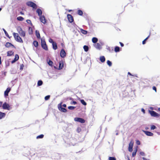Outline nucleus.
Returning a JSON list of instances; mask_svg holds the SVG:
<instances>
[{
  "label": "nucleus",
  "mask_w": 160,
  "mask_h": 160,
  "mask_svg": "<svg viewBox=\"0 0 160 160\" xmlns=\"http://www.w3.org/2000/svg\"><path fill=\"white\" fill-rule=\"evenodd\" d=\"M24 66V65L23 64H21L20 65V69L21 70H22Z\"/></svg>",
  "instance_id": "3c124183"
},
{
  "label": "nucleus",
  "mask_w": 160,
  "mask_h": 160,
  "mask_svg": "<svg viewBox=\"0 0 160 160\" xmlns=\"http://www.w3.org/2000/svg\"><path fill=\"white\" fill-rule=\"evenodd\" d=\"M50 95H47L45 97V100H48L49 98H50Z\"/></svg>",
  "instance_id": "a19ab883"
},
{
  "label": "nucleus",
  "mask_w": 160,
  "mask_h": 160,
  "mask_svg": "<svg viewBox=\"0 0 160 160\" xmlns=\"http://www.w3.org/2000/svg\"><path fill=\"white\" fill-rule=\"evenodd\" d=\"M67 18L69 22L70 23L74 21L73 16L70 14L67 15Z\"/></svg>",
  "instance_id": "9d476101"
},
{
  "label": "nucleus",
  "mask_w": 160,
  "mask_h": 160,
  "mask_svg": "<svg viewBox=\"0 0 160 160\" xmlns=\"http://www.w3.org/2000/svg\"><path fill=\"white\" fill-rule=\"evenodd\" d=\"M69 99L70 100H73V99L72 98H71V97L70 98H69Z\"/></svg>",
  "instance_id": "e2e57ef3"
},
{
  "label": "nucleus",
  "mask_w": 160,
  "mask_h": 160,
  "mask_svg": "<svg viewBox=\"0 0 160 160\" xmlns=\"http://www.w3.org/2000/svg\"><path fill=\"white\" fill-rule=\"evenodd\" d=\"M48 63L50 66H52L53 62L52 61L49 60Z\"/></svg>",
  "instance_id": "58836bf2"
},
{
  "label": "nucleus",
  "mask_w": 160,
  "mask_h": 160,
  "mask_svg": "<svg viewBox=\"0 0 160 160\" xmlns=\"http://www.w3.org/2000/svg\"><path fill=\"white\" fill-rule=\"evenodd\" d=\"M128 74L130 76H132V74L131 73H130V72H128Z\"/></svg>",
  "instance_id": "052dcab7"
},
{
  "label": "nucleus",
  "mask_w": 160,
  "mask_h": 160,
  "mask_svg": "<svg viewBox=\"0 0 160 160\" xmlns=\"http://www.w3.org/2000/svg\"><path fill=\"white\" fill-rule=\"evenodd\" d=\"M36 35L37 38L39 39L40 38V34L39 32L38 31H36Z\"/></svg>",
  "instance_id": "a878e982"
},
{
  "label": "nucleus",
  "mask_w": 160,
  "mask_h": 160,
  "mask_svg": "<svg viewBox=\"0 0 160 160\" xmlns=\"http://www.w3.org/2000/svg\"><path fill=\"white\" fill-rule=\"evenodd\" d=\"M149 112L152 116L154 117H158L160 115L158 113L153 111H149Z\"/></svg>",
  "instance_id": "39448f33"
},
{
  "label": "nucleus",
  "mask_w": 160,
  "mask_h": 160,
  "mask_svg": "<svg viewBox=\"0 0 160 160\" xmlns=\"http://www.w3.org/2000/svg\"><path fill=\"white\" fill-rule=\"evenodd\" d=\"M49 42L50 43H52V44L53 43V42H54V41H53V39H51V38H50V39H49Z\"/></svg>",
  "instance_id": "a18cd8bd"
},
{
  "label": "nucleus",
  "mask_w": 160,
  "mask_h": 160,
  "mask_svg": "<svg viewBox=\"0 0 160 160\" xmlns=\"http://www.w3.org/2000/svg\"><path fill=\"white\" fill-rule=\"evenodd\" d=\"M156 128V127L154 125H151V129L154 130Z\"/></svg>",
  "instance_id": "37998d69"
},
{
  "label": "nucleus",
  "mask_w": 160,
  "mask_h": 160,
  "mask_svg": "<svg viewBox=\"0 0 160 160\" xmlns=\"http://www.w3.org/2000/svg\"><path fill=\"white\" fill-rule=\"evenodd\" d=\"M41 45L42 48L46 51L48 50L47 46L44 40L41 39Z\"/></svg>",
  "instance_id": "7ed1b4c3"
},
{
  "label": "nucleus",
  "mask_w": 160,
  "mask_h": 160,
  "mask_svg": "<svg viewBox=\"0 0 160 160\" xmlns=\"http://www.w3.org/2000/svg\"><path fill=\"white\" fill-rule=\"evenodd\" d=\"M114 51L116 52H118L120 51L119 47L118 46H116L114 48Z\"/></svg>",
  "instance_id": "c756f323"
},
{
  "label": "nucleus",
  "mask_w": 160,
  "mask_h": 160,
  "mask_svg": "<svg viewBox=\"0 0 160 160\" xmlns=\"http://www.w3.org/2000/svg\"><path fill=\"white\" fill-rule=\"evenodd\" d=\"M60 55L62 58H65L66 56V53L63 49H62L60 52Z\"/></svg>",
  "instance_id": "1a4fd4ad"
},
{
  "label": "nucleus",
  "mask_w": 160,
  "mask_h": 160,
  "mask_svg": "<svg viewBox=\"0 0 160 160\" xmlns=\"http://www.w3.org/2000/svg\"><path fill=\"white\" fill-rule=\"evenodd\" d=\"M2 104V102L0 101V107H1Z\"/></svg>",
  "instance_id": "6e6d98bb"
},
{
  "label": "nucleus",
  "mask_w": 160,
  "mask_h": 160,
  "mask_svg": "<svg viewBox=\"0 0 160 160\" xmlns=\"http://www.w3.org/2000/svg\"><path fill=\"white\" fill-rule=\"evenodd\" d=\"M36 12L38 13L39 16H42V12L41 9L40 8H38L36 10Z\"/></svg>",
  "instance_id": "6ab92c4d"
},
{
  "label": "nucleus",
  "mask_w": 160,
  "mask_h": 160,
  "mask_svg": "<svg viewBox=\"0 0 160 160\" xmlns=\"http://www.w3.org/2000/svg\"><path fill=\"white\" fill-rule=\"evenodd\" d=\"M3 31L6 35V36L7 37H8L9 38H10V37H9V35L8 34V33H7V31L5 30V29H3Z\"/></svg>",
  "instance_id": "473e14b6"
},
{
  "label": "nucleus",
  "mask_w": 160,
  "mask_h": 160,
  "mask_svg": "<svg viewBox=\"0 0 160 160\" xmlns=\"http://www.w3.org/2000/svg\"><path fill=\"white\" fill-rule=\"evenodd\" d=\"M11 90V88H7L6 90L4 92V95L5 96H8V93L10 92Z\"/></svg>",
  "instance_id": "a211bd4d"
},
{
  "label": "nucleus",
  "mask_w": 160,
  "mask_h": 160,
  "mask_svg": "<svg viewBox=\"0 0 160 160\" xmlns=\"http://www.w3.org/2000/svg\"><path fill=\"white\" fill-rule=\"evenodd\" d=\"M2 108L4 109H7L8 110H10L11 108L9 104L5 102L2 105Z\"/></svg>",
  "instance_id": "0eeeda50"
},
{
  "label": "nucleus",
  "mask_w": 160,
  "mask_h": 160,
  "mask_svg": "<svg viewBox=\"0 0 160 160\" xmlns=\"http://www.w3.org/2000/svg\"><path fill=\"white\" fill-rule=\"evenodd\" d=\"M74 120L76 122H79L82 123H84L85 122V120L83 119L80 118H74Z\"/></svg>",
  "instance_id": "423d86ee"
},
{
  "label": "nucleus",
  "mask_w": 160,
  "mask_h": 160,
  "mask_svg": "<svg viewBox=\"0 0 160 160\" xmlns=\"http://www.w3.org/2000/svg\"><path fill=\"white\" fill-rule=\"evenodd\" d=\"M26 22L28 24H31V25H32V22H31V21L30 20H26Z\"/></svg>",
  "instance_id": "49530a36"
},
{
  "label": "nucleus",
  "mask_w": 160,
  "mask_h": 160,
  "mask_svg": "<svg viewBox=\"0 0 160 160\" xmlns=\"http://www.w3.org/2000/svg\"><path fill=\"white\" fill-rule=\"evenodd\" d=\"M98 41V39L97 38L93 37L92 39V41L93 43H96Z\"/></svg>",
  "instance_id": "b1692460"
},
{
  "label": "nucleus",
  "mask_w": 160,
  "mask_h": 160,
  "mask_svg": "<svg viewBox=\"0 0 160 160\" xmlns=\"http://www.w3.org/2000/svg\"><path fill=\"white\" fill-rule=\"evenodd\" d=\"M133 146V143L131 142L129 144L128 147V151L130 152H132V148Z\"/></svg>",
  "instance_id": "4468645a"
},
{
  "label": "nucleus",
  "mask_w": 160,
  "mask_h": 160,
  "mask_svg": "<svg viewBox=\"0 0 160 160\" xmlns=\"http://www.w3.org/2000/svg\"><path fill=\"white\" fill-rule=\"evenodd\" d=\"M7 56L8 57L14 55V52L12 51H9L7 52Z\"/></svg>",
  "instance_id": "2eb2a0df"
},
{
  "label": "nucleus",
  "mask_w": 160,
  "mask_h": 160,
  "mask_svg": "<svg viewBox=\"0 0 160 160\" xmlns=\"http://www.w3.org/2000/svg\"><path fill=\"white\" fill-rule=\"evenodd\" d=\"M2 64V61H1V56H0V65Z\"/></svg>",
  "instance_id": "bf43d9fd"
},
{
  "label": "nucleus",
  "mask_w": 160,
  "mask_h": 160,
  "mask_svg": "<svg viewBox=\"0 0 160 160\" xmlns=\"http://www.w3.org/2000/svg\"><path fill=\"white\" fill-rule=\"evenodd\" d=\"M43 82L41 80H39L38 82V86H40L42 85Z\"/></svg>",
  "instance_id": "e433bc0d"
},
{
  "label": "nucleus",
  "mask_w": 160,
  "mask_h": 160,
  "mask_svg": "<svg viewBox=\"0 0 160 160\" xmlns=\"http://www.w3.org/2000/svg\"><path fill=\"white\" fill-rule=\"evenodd\" d=\"M142 159H143V160H150L149 159H147L146 158L144 157H143Z\"/></svg>",
  "instance_id": "4d7b16f0"
},
{
  "label": "nucleus",
  "mask_w": 160,
  "mask_h": 160,
  "mask_svg": "<svg viewBox=\"0 0 160 160\" xmlns=\"http://www.w3.org/2000/svg\"><path fill=\"white\" fill-rule=\"evenodd\" d=\"M13 35L15 40L17 41L20 42H23V41L22 39L19 35V34L18 33L13 32Z\"/></svg>",
  "instance_id": "f257e3e1"
},
{
  "label": "nucleus",
  "mask_w": 160,
  "mask_h": 160,
  "mask_svg": "<svg viewBox=\"0 0 160 160\" xmlns=\"http://www.w3.org/2000/svg\"><path fill=\"white\" fill-rule=\"evenodd\" d=\"M63 68V62L62 60L59 62V69H61Z\"/></svg>",
  "instance_id": "dca6fc26"
},
{
  "label": "nucleus",
  "mask_w": 160,
  "mask_h": 160,
  "mask_svg": "<svg viewBox=\"0 0 160 160\" xmlns=\"http://www.w3.org/2000/svg\"><path fill=\"white\" fill-rule=\"evenodd\" d=\"M107 63L109 66H111L112 65V62L109 60L107 61Z\"/></svg>",
  "instance_id": "ea45409f"
},
{
  "label": "nucleus",
  "mask_w": 160,
  "mask_h": 160,
  "mask_svg": "<svg viewBox=\"0 0 160 160\" xmlns=\"http://www.w3.org/2000/svg\"><path fill=\"white\" fill-rule=\"evenodd\" d=\"M52 44L53 49L55 50L57 49L58 48L56 43L54 42Z\"/></svg>",
  "instance_id": "aec40b11"
},
{
  "label": "nucleus",
  "mask_w": 160,
  "mask_h": 160,
  "mask_svg": "<svg viewBox=\"0 0 160 160\" xmlns=\"http://www.w3.org/2000/svg\"><path fill=\"white\" fill-rule=\"evenodd\" d=\"M83 49L85 52H87L89 48L88 46L84 45L83 46Z\"/></svg>",
  "instance_id": "c85d7f7f"
},
{
  "label": "nucleus",
  "mask_w": 160,
  "mask_h": 160,
  "mask_svg": "<svg viewBox=\"0 0 160 160\" xmlns=\"http://www.w3.org/2000/svg\"><path fill=\"white\" fill-rule=\"evenodd\" d=\"M140 154L142 155V156H145V153H144V152H140Z\"/></svg>",
  "instance_id": "09e8293b"
},
{
  "label": "nucleus",
  "mask_w": 160,
  "mask_h": 160,
  "mask_svg": "<svg viewBox=\"0 0 160 160\" xmlns=\"http://www.w3.org/2000/svg\"><path fill=\"white\" fill-rule=\"evenodd\" d=\"M158 110L160 111V108H159Z\"/></svg>",
  "instance_id": "338daca9"
},
{
  "label": "nucleus",
  "mask_w": 160,
  "mask_h": 160,
  "mask_svg": "<svg viewBox=\"0 0 160 160\" xmlns=\"http://www.w3.org/2000/svg\"><path fill=\"white\" fill-rule=\"evenodd\" d=\"M33 45L36 47H37L38 46V42L36 41H34L33 43Z\"/></svg>",
  "instance_id": "393cba45"
},
{
  "label": "nucleus",
  "mask_w": 160,
  "mask_h": 160,
  "mask_svg": "<svg viewBox=\"0 0 160 160\" xmlns=\"http://www.w3.org/2000/svg\"><path fill=\"white\" fill-rule=\"evenodd\" d=\"M119 43L120 44L121 46V47H122L124 46V44L123 43H122V42H120Z\"/></svg>",
  "instance_id": "864d4df0"
},
{
  "label": "nucleus",
  "mask_w": 160,
  "mask_h": 160,
  "mask_svg": "<svg viewBox=\"0 0 160 160\" xmlns=\"http://www.w3.org/2000/svg\"><path fill=\"white\" fill-rule=\"evenodd\" d=\"M143 131L147 136H152L153 135V134L151 132L145 131Z\"/></svg>",
  "instance_id": "ddd939ff"
},
{
  "label": "nucleus",
  "mask_w": 160,
  "mask_h": 160,
  "mask_svg": "<svg viewBox=\"0 0 160 160\" xmlns=\"http://www.w3.org/2000/svg\"><path fill=\"white\" fill-rule=\"evenodd\" d=\"M5 115L6 114L5 113L0 112V119L4 118L5 116Z\"/></svg>",
  "instance_id": "412c9836"
},
{
  "label": "nucleus",
  "mask_w": 160,
  "mask_h": 160,
  "mask_svg": "<svg viewBox=\"0 0 160 160\" xmlns=\"http://www.w3.org/2000/svg\"><path fill=\"white\" fill-rule=\"evenodd\" d=\"M141 111H142V112L144 113H145V110L143 109V108H142V109H141Z\"/></svg>",
  "instance_id": "5fc2aeb1"
},
{
  "label": "nucleus",
  "mask_w": 160,
  "mask_h": 160,
  "mask_svg": "<svg viewBox=\"0 0 160 160\" xmlns=\"http://www.w3.org/2000/svg\"><path fill=\"white\" fill-rule=\"evenodd\" d=\"M62 106L64 107H66V105L65 104H63L62 105Z\"/></svg>",
  "instance_id": "680f3d73"
},
{
  "label": "nucleus",
  "mask_w": 160,
  "mask_h": 160,
  "mask_svg": "<svg viewBox=\"0 0 160 160\" xmlns=\"http://www.w3.org/2000/svg\"><path fill=\"white\" fill-rule=\"evenodd\" d=\"M19 55L17 54H15V58H14V59L12 61L11 63L12 64V63H14L16 61H18L19 59Z\"/></svg>",
  "instance_id": "f8f14e48"
},
{
  "label": "nucleus",
  "mask_w": 160,
  "mask_h": 160,
  "mask_svg": "<svg viewBox=\"0 0 160 160\" xmlns=\"http://www.w3.org/2000/svg\"><path fill=\"white\" fill-rule=\"evenodd\" d=\"M96 47L97 48L100 49L101 48V46L99 43H97L96 45Z\"/></svg>",
  "instance_id": "4c0bfd02"
},
{
  "label": "nucleus",
  "mask_w": 160,
  "mask_h": 160,
  "mask_svg": "<svg viewBox=\"0 0 160 160\" xmlns=\"http://www.w3.org/2000/svg\"><path fill=\"white\" fill-rule=\"evenodd\" d=\"M150 36L149 35L147 38H146L144 40H143L142 42V44H144L146 43V40L149 38Z\"/></svg>",
  "instance_id": "72a5a7b5"
},
{
  "label": "nucleus",
  "mask_w": 160,
  "mask_h": 160,
  "mask_svg": "<svg viewBox=\"0 0 160 160\" xmlns=\"http://www.w3.org/2000/svg\"><path fill=\"white\" fill-rule=\"evenodd\" d=\"M137 151V148H136L134 150L133 152L132 153V157H134L136 154V152Z\"/></svg>",
  "instance_id": "7c9ffc66"
},
{
  "label": "nucleus",
  "mask_w": 160,
  "mask_h": 160,
  "mask_svg": "<svg viewBox=\"0 0 160 160\" xmlns=\"http://www.w3.org/2000/svg\"><path fill=\"white\" fill-rule=\"evenodd\" d=\"M136 144L138 145H140V142L138 140H137L136 141Z\"/></svg>",
  "instance_id": "de8ad7c7"
},
{
  "label": "nucleus",
  "mask_w": 160,
  "mask_h": 160,
  "mask_svg": "<svg viewBox=\"0 0 160 160\" xmlns=\"http://www.w3.org/2000/svg\"><path fill=\"white\" fill-rule=\"evenodd\" d=\"M72 11V10H68V12H70L71 11Z\"/></svg>",
  "instance_id": "0e129e2a"
},
{
  "label": "nucleus",
  "mask_w": 160,
  "mask_h": 160,
  "mask_svg": "<svg viewBox=\"0 0 160 160\" xmlns=\"http://www.w3.org/2000/svg\"><path fill=\"white\" fill-rule=\"evenodd\" d=\"M26 5L29 7H32L34 9H36L37 6L36 4L32 1H28L26 3Z\"/></svg>",
  "instance_id": "20e7f679"
},
{
  "label": "nucleus",
  "mask_w": 160,
  "mask_h": 160,
  "mask_svg": "<svg viewBox=\"0 0 160 160\" xmlns=\"http://www.w3.org/2000/svg\"><path fill=\"white\" fill-rule=\"evenodd\" d=\"M44 137V135L43 134H41L37 136L36 137L37 139L39 138H42Z\"/></svg>",
  "instance_id": "c9c22d12"
},
{
  "label": "nucleus",
  "mask_w": 160,
  "mask_h": 160,
  "mask_svg": "<svg viewBox=\"0 0 160 160\" xmlns=\"http://www.w3.org/2000/svg\"><path fill=\"white\" fill-rule=\"evenodd\" d=\"M20 13L21 15H24V13L22 12V11H21L20 12Z\"/></svg>",
  "instance_id": "13d9d810"
},
{
  "label": "nucleus",
  "mask_w": 160,
  "mask_h": 160,
  "mask_svg": "<svg viewBox=\"0 0 160 160\" xmlns=\"http://www.w3.org/2000/svg\"><path fill=\"white\" fill-rule=\"evenodd\" d=\"M17 19L18 21H22L24 20V18L22 17L19 16L17 17Z\"/></svg>",
  "instance_id": "2f4dec72"
},
{
  "label": "nucleus",
  "mask_w": 160,
  "mask_h": 160,
  "mask_svg": "<svg viewBox=\"0 0 160 160\" xmlns=\"http://www.w3.org/2000/svg\"><path fill=\"white\" fill-rule=\"evenodd\" d=\"M68 108L70 110H73L75 108V107L72 106H69Z\"/></svg>",
  "instance_id": "c03bdc74"
},
{
  "label": "nucleus",
  "mask_w": 160,
  "mask_h": 160,
  "mask_svg": "<svg viewBox=\"0 0 160 160\" xmlns=\"http://www.w3.org/2000/svg\"><path fill=\"white\" fill-rule=\"evenodd\" d=\"M78 14L80 16H82L83 13L82 11L81 10H78L77 12Z\"/></svg>",
  "instance_id": "bb28decb"
},
{
  "label": "nucleus",
  "mask_w": 160,
  "mask_h": 160,
  "mask_svg": "<svg viewBox=\"0 0 160 160\" xmlns=\"http://www.w3.org/2000/svg\"><path fill=\"white\" fill-rule=\"evenodd\" d=\"M5 46L7 48H9L11 46L15 48V47L13 44H12L11 43L9 42H7L6 43Z\"/></svg>",
  "instance_id": "f3484780"
},
{
  "label": "nucleus",
  "mask_w": 160,
  "mask_h": 160,
  "mask_svg": "<svg viewBox=\"0 0 160 160\" xmlns=\"http://www.w3.org/2000/svg\"><path fill=\"white\" fill-rule=\"evenodd\" d=\"M109 160H116V158L114 157H110L109 158Z\"/></svg>",
  "instance_id": "79ce46f5"
},
{
  "label": "nucleus",
  "mask_w": 160,
  "mask_h": 160,
  "mask_svg": "<svg viewBox=\"0 0 160 160\" xmlns=\"http://www.w3.org/2000/svg\"><path fill=\"white\" fill-rule=\"evenodd\" d=\"M40 21L43 24H45L46 22V20L45 19L44 16L43 15L40 16Z\"/></svg>",
  "instance_id": "9b49d317"
},
{
  "label": "nucleus",
  "mask_w": 160,
  "mask_h": 160,
  "mask_svg": "<svg viewBox=\"0 0 160 160\" xmlns=\"http://www.w3.org/2000/svg\"><path fill=\"white\" fill-rule=\"evenodd\" d=\"M148 129V127L147 128H146V129Z\"/></svg>",
  "instance_id": "69168bd1"
},
{
  "label": "nucleus",
  "mask_w": 160,
  "mask_h": 160,
  "mask_svg": "<svg viewBox=\"0 0 160 160\" xmlns=\"http://www.w3.org/2000/svg\"><path fill=\"white\" fill-rule=\"evenodd\" d=\"M17 29L20 35L22 37H25V32L23 31L22 28L20 26L18 27Z\"/></svg>",
  "instance_id": "f03ea898"
},
{
  "label": "nucleus",
  "mask_w": 160,
  "mask_h": 160,
  "mask_svg": "<svg viewBox=\"0 0 160 160\" xmlns=\"http://www.w3.org/2000/svg\"><path fill=\"white\" fill-rule=\"evenodd\" d=\"M152 89L154 90L155 92H157V88H156L155 86H153L152 87Z\"/></svg>",
  "instance_id": "603ef678"
},
{
  "label": "nucleus",
  "mask_w": 160,
  "mask_h": 160,
  "mask_svg": "<svg viewBox=\"0 0 160 160\" xmlns=\"http://www.w3.org/2000/svg\"><path fill=\"white\" fill-rule=\"evenodd\" d=\"M81 103L83 105L85 106L87 105V103L83 99L80 100Z\"/></svg>",
  "instance_id": "f704fd0d"
},
{
  "label": "nucleus",
  "mask_w": 160,
  "mask_h": 160,
  "mask_svg": "<svg viewBox=\"0 0 160 160\" xmlns=\"http://www.w3.org/2000/svg\"><path fill=\"white\" fill-rule=\"evenodd\" d=\"M100 60L101 62H103L105 61V58L104 56H102L100 57Z\"/></svg>",
  "instance_id": "5701e85b"
},
{
  "label": "nucleus",
  "mask_w": 160,
  "mask_h": 160,
  "mask_svg": "<svg viewBox=\"0 0 160 160\" xmlns=\"http://www.w3.org/2000/svg\"><path fill=\"white\" fill-rule=\"evenodd\" d=\"M81 32L83 34L86 35L88 33L87 31L84 30L82 29H80Z\"/></svg>",
  "instance_id": "4be33fe9"
},
{
  "label": "nucleus",
  "mask_w": 160,
  "mask_h": 160,
  "mask_svg": "<svg viewBox=\"0 0 160 160\" xmlns=\"http://www.w3.org/2000/svg\"><path fill=\"white\" fill-rule=\"evenodd\" d=\"M71 104H73L75 105L77 104V102L75 101H73L72 102H71Z\"/></svg>",
  "instance_id": "8fccbe9b"
},
{
  "label": "nucleus",
  "mask_w": 160,
  "mask_h": 160,
  "mask_svg": "<svg viewBox=\"0 0 160 160\" xmlns=\"http://www.w3.org/2000/svg\"><path fill=\"white\" fill-rule=\"evenodd\" d=\"M62 102H61L58 105V108L62 112H65L67 111V109L64 108H63L62 107Z\"/></svg>",
  "instance_id": "6e6552de"
},
{
  "label": "nucleus",
  "mask_w": 160,
  "mask_h": 160,
  "mask_svg": "<svg viewBox=\"0 0 160 160\" xmlns=\"http://www.w3.org/2000/svg\"><path fill=\"white\" fill-rule=\"evenodd\" d=\"M28 33L29 34H32V28L31 27H29L28 28Z\"/></svg>",
  "instance_id": "cd10ccee"
}]
</instances>
